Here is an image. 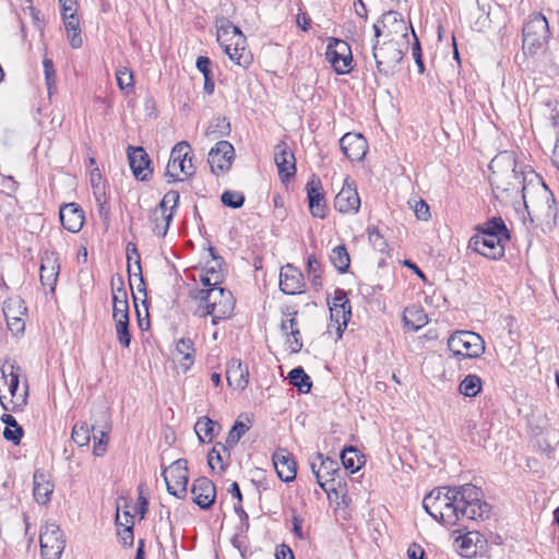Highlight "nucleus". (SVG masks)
I'll list each match as a JSON object with an SVG mask.
<instances>
[{
	"mask_svg": "<svg viewBox=\"0 0 559 559\" xmlns=\"http://www.w3.org/2000/svg\"><path fill=\"white\" fill-rule=\"evenodd\" d=\"M489 181L497 199L510 198L521 193L524 206L531 216L542 214L555 218L557 209L555 198L545 183H525L524 173L516 170L513 153L504 151L496 155L489 164Z\"/></svg>",
	"mask_w": 559,
	"mask_h": 559,
	"instance_id": "1",
	"label": "nucleus"
},
{
	"mask_svg": "<svg viewBox=\"0 0 559 559\" xmlns=\"http://www.w3.org/2000/svg\"><path fill=\"white\" fill-rule=\"evenodd\" d=\"M483 498L480 488L473 484H464L461 486H443L431 490L425 496L423 507L426 512L432 516L435 512H439L442 506L449 503H467L476 506L479 499Z\"/></svg>",
	"mask_w": 559,
	"mask_h": 559,
	"instance_id": "2",
	"label": "nucleus"
},
{
	"mask_svg": "<svg viewBox=\"0 0 559 559\" xmlns=\"http://www.w3.org/2000/svg\"><path fill=\"white\" fill-rule=\"evenodd\" d=\"M217 41L231 61L240 67L251 63V53L247 50V39L240 28L230 21H225L217 28Z\"/></svg>",
	"mask_w": 559,
	"mask_h": 559,
	"instance_id": "3",
	"label": "nucleus"
},
{
	"mask_svg": "<svg viewBox=\"0 0 559 559\" xmlns=\"http://www.w3.org/2000/svg\"><path fill=\"white\" fill-rule=\"evenodd\" d=\"M407 48L408 39H385L382 43L377 40L372 46V56L378 72L384 76L393 75Z\"/></svg>",
	"mask_w": 559,
	"mask_h": 559,
	"instance_id": "4",
	"label": "nucleus"
},
{
	"mask_svg": "<svg viewBox=\"0 0 559 559\" xmlns=\"http://www.w3.org/2000/svg\"><path fill=\"white\" fill-rule=\"evenodd\" d=\"M218 275L215 277L214 286L211 287L209 304L198 306L197 314L201 318L211 316L213 325L229 318L235 308V299L230 290L216 286Z\"/></svg>",
	"mask_w": 559,
	"mask_h": 559,
	"instance_id": "5",
	"label": "nucleus"
},
{
	"mask_svg": "<svg viewBox=\"0 0 559 559\" xmlns=\"http://www.w3.org/2000/svg\"><path fill=\"white\" fill-rule=\"evenodd\" d=\"M489 514L490 506L480 498L478 503L473 507L464 502L442 506V509L435 512L432 518L440 523L454 526L461 519L485 520L489 518Z\"/></svg>",
	"mask_w": 559,
	"mask_h": 559,
	"instance_id": "6",
	"label": "nucleus"
},
{
	"mask_svg": "<svg viewBox=\"0 0 559 559\" xmlns=\"http://www.w3.org/2000/svg\"><path fill=\"white\" fill-rule=\"evenodd\" d=\"M548 39L549 25L547 19L539 12L530 14L522 28L523 49L530 55H535Z\"/></svg>",
	"mask_w": 559,
	"mask_h": 559,
	"instance_id": "7",
	"label": "nucleus"
},
{
	"mask_svg": "<svg viewBox=\"0 0 559 559\" xmlns=\"http://www.w3.org/2000/svg\"><path fill=\"white\" fill-rule=\"evenodd\" d=\"M193 155L191 146L188 142L181 141L177 143L169 156V160L165 170V178L168 183L181 181L178 177V173H183L186 176H192L194 174V166L192 164Z\"/></svg>",
	"mask_w": 559,
	"mask_h": 559,
	"instance_id": "8",
	"label": "nucleus"
},
{
	"mask_svg": "<svg viewBox=\"0 0 559 559\" xmlns=\"http://www.w3.org/2000/svg\"><path fill=\"white\" fill-rule=\"evenodd\" d=\"M448 348L456 357L477 358L485 352V342L475 332L456 331L449 337Z\"/></svg>",
	"mask_w": 559,
	"mask_h": 559,
	"instance_id": "9",
	"label": "nucleus"
},
{
	"mask_svg": "<svg viewBox=\"0 0 559 559\" xmlns=\"http://www.w3.org/2000/svg\"><path fill=\"white\" fill-rule=\"evenodd\" d=\"M179 199V192L170 190L163 197L158 206L154 210L152 222L154 224L153 231L156 236L162 238L166 236L178 207Z\"/></svg>",
	"mask_w": 559,
	"mask_h": 559,
	"instance_id": "10",
	"label": "nucleus"
},
{
	"mask_svg": "<svg viewBox=\"0 0 559 559\" xmlns=\"http://www.w3.org/2000/svg\"><path fill=\"white\" fill-rule=\"evenodd\" d=\"M15 369L19 370L20 368L14 364L10 365L9 372L5 368L0 369L1 379L3 380L4 384L8 385L9 392L11 394V400L9 403H2V408L13 413L23 411L27 404L28 395L27 384H25V388L20 392V378L19 373L14 371Z\"/></svg>",
	"mask_w": 559,
	"mask_h": 559,
	"instance_id": "11",
	"label": "nucleus"
},
{
	"mask_svg": "<svg viewBox=\"0 0 559 559\" xmlns=\"http://www.w3.org/2000/svg\"><path fill=\"white\" fill-rule=\"evenodd\" d=\"M168 493L182 499L187 495L188 462L186 459H178L163 472Z\"/></svg>",
	"mask_w": 559,
	"mask_h": 559,
	"instance_id": "12",
	"label": "nucleus"
},
{
	"mask_svg": "<svg viewBox=\"0 0 559 559\" xmlns=\"http://www.w3.org/2000/svg\"><path fill=\"white\" fill-rule=\"evenodd\" d=\"M325 56L337 74H347L352 71L353 55L350 46L345 40L330 38Z\"/></svg>",
	"mask_w": 559,
	"mask_h": 559,
	"instance_id": "13",
	"label": "nucleus"
},
{
	"mask_svg": "<svg viewBox=\"0 0 559 559\" xmlns=\"http://www.w3.org/2000/svg\"><path fill=\"white\" fill-rule=\"evenodd\" d=\"M39 542L44 559H60L66 547V540L58 525L55 523L46 524L40 532Z\"/></svg>",
	"mask_w": 559,
	"mask_h": 559,
	"instance_id": "14",
	"label": "nucleus"
},
{
	"mask_svg": "<svg viewBox=\"0 0 559 559\" xmlns=\"http://www.w3.org/2000/svg\"><path fill=\"white\" fill-rule=\"evenodd\" d=\"M92 430L94 439L93 453L103 456L107 450L108 435L111 430L110 417L106 409H98L92 414Z\"/></svg>",
	"mask_w": 559,
	"mask_h": 559,
	"instance_id": "15",
	"label": "nucleus"
},
{
	"mask_svg": "<svg viewBox=\"0 0 559 559\" xmlns=\"http://www.w3.org/2000/svg\"><path fill=\"white\" fill-rule=\"evenodd\" d=\"M234 158V146L228 141L221 140L209 152L207 163L211 171L217 176L230 169Z\"/></svg>",
	"mask_w": 559,
	"mask_h": 559,
	"instance_id": "16",
	"label": "nucleus"
},
{
	"mask_svg": "<svg viewBox=\"0 0 559 559\" xmlns=\"http://www.w3.org/2000/svg\"><path fill=\"white\" fill-rule=\"evenodd\" d=\"M329 308L331 321L337 324L338 336H342L352 317V307L347 293L342 288H336L333 301L329 302Z\"/></svg>",
	"mask_w": 559,
	"mask_h": 559,
	"instance_id": "17",
	"label": "nucleus"
},
{
	"mask_svg": "<svg viewBox=\"0 0 559 559\" xmlns=\"http://www.w3.org/2000/svg\"><path fill=\"white\" fill-rule=\"evenodd\" d=\"M509 240L510 239L473 236L469 239L468 248L488 259L498 260L504 255V247Z\"/></svg>",
	"mask_w": 559,
	"mask_h": 559,
	"instance_id": "18",
	"label": "nucleus"
},
{
	"mask_svg": "<svg viewBox=\"0 0 559 559\" xmlns=\"http://www.w3.org/2000/svg\"><path fill=\"white\" fill-rule=\"evenodd\" d=\"M127 155L130 168L138 180L147 181L151 179L153 168L151 158L142 146L129 145Z\"/></svg>",
	"mask_w": 559,
	"mask_h": 559,
	"instance_id": "19",
	"label": "nucleus"
},
{
	"mask_svg": "<svg viewBox=\"0 0 559 559\" xmlns=\"http://www.w3.org/2000/svg\"><path fill=\"white\" fill-rule=\"evenodd\" d=\"M310 213L318 218L326 216V204L321 180L318 176L312 175L306 185Z\"/></svg>",
	"mask_w": 559,
	"mask_h": 559,
	"instance_id": "20",
	"label": "nucleus"
},
{
	"mask_svg": "<svg viewBox=\"0 0 559 559\" xmlns=\"http://www.w3.org/2000/svg\"><path fill=\"white\" fill-rule=\"evenodd\" d=\"M340 146L344 155L353 162L362 160L368 152L367 140L355 132L344 134L340 140Z\"/></svg>",
	"mask_w": 559,
	"mask_h": 559,
	"instance_id": "21",
	"label": "nucleus"
},
{
	"mask_svg": "<svg viewBox=\"0 0 559 559\" xmlns=\"http://www.w3.org/2000/svg\"><path fill=\"white\" fill-rule=\"evenodd\" d=\"M360 206V198L353 183L345 179L341 191L334 198V209L343 214L357 213Z\"/></svg>",
	"mask_w": 559,
	"mask_h": 559,
	"instance_id": "22",
	"label": "nucleus"
},
{
	"mask_svg": "<svg viewBox=\"0 0 559 559\" xmlns=\"http://www.w3.org/2000/svg\"><path fill=\"white\" fill-rule=\"evenodd\" d=\"M272 461L281 480L290 483L296 478L297 463L294 455L286 449H277L272 455Z\"/></svg>",
	"mask_w": 559,
	"mask_h": 559,
	"instance_id": "23",
	"label": "nucleus"
},
{
	"mask_svg": "<svg viewBox=\"0 0 559 559\" xmlns=\"http://www.w3.org/2000/svg\"><path fill=\"white\" fill-rule=\"evenodd\" d=\"M274 162L278 176L283 182L289 180L296 174V160L286 143L282 142L274 147Z\"/></svg>",
	"mask_w": 559,
	"mask_h": 559,
	"instance_id": "24",
	"label": "nucleus"
},
{
	"mask_svg": "<svg viewBox=\"0 0 559 559\" xmlns=\"http://www.w3.org/2000/svg\"><path fill=\"white\" fill-rule=\"evenodd\" d=\"M382 27L386 29L385 38L393 40L408 39V26L402 14L396 11H389L381 15Z\"/></svg>",
	"mask_w": 559,
	"mask_h": 559,
	"instance_id": "25",
	"label": "nucleus"
},
{
	"mask_svg": "<svg viewBox=\"0 0 559 559\" xmlns=\"http://www.w3.org/2000/svg\"><path fill=\"white\" fill-rule=\"evenodd\" d=\"M191 492L193 501L203 510L210 509L216 498L215 485L207 477H199L193 481Z\"/></svg>",
	"mask_w": 559,
	"mask_h": 559,
	"instance_id": "26",
	"label": "nucleus"
},
{
	"mask_svg": "<svg viewBox=\"0 0 559 559\" xmlns=\"http://www.w3.org/2000/svg\"><path fill=\"white\" fill-rule=\"evenodd\" d=\"M304 287L302 273L292 264H286L280 272V289L286 295L300 294Z\"/></svg>",
	"mask_w": 559,
	"mask_h": 559,
	"instance_id": "27",
	"label": "nucleus"
},
{
	"mask_svg": "<svg viewBox=\"0 0 559 559\" xmlns=\"http://www.w3.org/2000/svg\"><path fill=\"white\" fill-rule=\"evenodd\" d=\"M26 308L23 307V301L20 299L4 302L3 313L7 320L8 329L12 332V334L19 335L20 333L24 332L25 322L21 317H19V314H24Z\"/></svg>",
	"mask_w": 559,
	"mask_h": 559,
	"instance_id": "28",
	"label": "nucleus"
},
{
	"mask_svg": "<svg viewBox=\"0 0 559 559\" xmlns=\"http://www.w3.org/2000/svg\"><path fill=\"white\" fill-rule=\"evenodd\" d=\"M59 217L62 226L71 233H78L83 227L84 212L76 203H69L61 206Z\"/></svg>",
	"mask_w": 559,
	"mask_h": 559,
	"instance_id": "29",
	"label": "nucleus"
},
{
	"mask_svg": "<svg viewBox=\"0 0 559 559\" xmlns=\"http://www.w3.org/2000/svg\"><path fill=\"white\" fill-rule=\"evenodd\" d=\"M249 371L240 359H231L227 366L226 379L228 385L235 390L243 391L248 385Z\"/></svg>",
	"mask_w": 559,
	"mask_h": 559,
	"instance_id": "30",
	"label": "nucleus"
},
{
	"mask_svg": "<svg viewBox=\"0 0 559 559\" xmlns=\"http://www.w3.org/2000/svg\"><path fill=\"white\" fill-rule=\"evenodd\" d=\"M317 460L319 462L318 485L325 492H329L331 488L328 487V484L334 481V475L340 471L338 464L336 461L324 456L322 453H317Z\"/></svg>",
	"mask_w": 559,
	"mask_h": 559,
	"instance_id": "31",
	"label": "nucleus"
},
{
	"mask_svg": "<svg viewBox=\"0 0 559 559\" xmlns=\"http://www.w3.org/2000/svg\"><path fill=\"white\" fill-rule=\"evenodd\" d=\"M477 231L475 236L510 239V233L500 216H493L483 224L475 227Z\"/></svg>",
	"mask_w": 559,
	"mask_h": 559,
	"instance_id": "32",
	"label": "nucleus"
},
{
	"mask_svg": "<svg viewBox=\"0 0 559 559\" xmlns=\"http://www.w3.org/2000/svg\"><path fill=\"white\" fill-rule=\"evenodd\" d=\"M297 311L293 312V316H296ZM292 316V313H288ZM281 331L287 336V344L292 353H299L302 348V341L300 335V330L298 328V322L295 317L286 318L282 320Z\"/></svg>",
	"mask_w": 559,
	"mask_h": 559,
	"instance_id": "33",
	"label": "nucleus"
},
{
	"mask_svg": "<svg viewBox=\"0 0 559 559\" xmlns=\"http://www.w3.org/2000/svg\"><path fill=\"white\" fill-rule=\"evenodd\" d=\"M33 484V495L36 502L39 504H47L53 492V484L48 479L47 475L39 469H36L34 473Z\"/></svg>",
	"mask_w": 559,
	"mask_h": 559,
	"instance_id": "34",
	"label": "nucleus"
},
{
	"mask_svg": "<svg viewBox=\"0 0 559 559\" xmlns=\"http://www.w3.org/2000/svg\"><path fill=\"white\" fill-rule=\"evenodd\" d=\"M230 447L226 443L216 442L207 454V464L212 471L218 465L219 471L224 472L228 466L230 459Z\"/></svg>",
	"mask_w": 559,
	"mask_h": 559,
	"instance_id": "35",
	"label": "nucleus"
},
{
	"mask_svg": "<svg viewBox=\"0 0 559 559\" xmlns=\"http://www.w3.org/2000/svg\"><path fill=\"white\" fill-rule=\"evenodd\" d=\"M59 264L57 259L53 257H46L40 263V282L43 286L50 288V292H55V286L58 280Z\"/></svg>",
	"mask_w": 559,
	"mask_h": 559,
	"instance_id": "36",
	"label": "nucleus"
},
{
	"mask_svg": "<svg viewBox=\"0 0 559 559\" xmlns=\"http://www.w3.org/2000/svg\"><path fill=\"white\" fill-rule=\"evenodd\" d=\"M219 430L221 425L207 416L200 417L194 425V431L200 442L203 443L205 442L204 437H207V442H211L213 437L216 436Z\"/></svg>",
	"mask_w": 559,
	"mask_h": 559,
	"instance_id": "37",
	"label": "nucleus"
},
{
	"mask_svg": "<svg viewBox=\"0 0 559 559\" xmlns=\"http://www.w3.org/2000/svg\"><path fill=\"white\" fill-rule=\"evenodd\" d=\"M403 322L412 331H418L428 323V317L423 308L412 306L405 309Z\"/></svg>",
	"mask_w": 559,
	"mask_h": 559,
	"instance_id": "38",
	"label": "nucleus"
},
{
	"mask_svg": "<svg viewBox=\"0 0 559 559\" xmlns=\"http://www.w3.org/2000/svg\"><path fill=\"white\" fill-rule=\"evenodd\" d=\"M64 28L68 34V38L70 41V46L74 49H78L82 46L83 40L81 37V28L79 23V17L76 14H67L63 15Z\"/></svg>",
	"mask_w": 559,
	"mask_h": 559,
	"instance_id": "39",
	"label": "nucleus"
},
{
	"mask_svg": "<svg viewBox=\"0 0 559 559\" xmlns=\"http://www.w3.org/2000/svg\"><path fill=\"white\" fill-rule=\"evenodd\" d=\"M0 420L5 425L3 430V438L11 441L13 444H19L24 435L22 426L19 425L16 419L11 414H3Z\"/></svg>",
	"mask_w": 559,
	"mask_h": 559,
	"instance_id": "40",
	"label": "nucleus"
},
{
	"mask_svg": "<svg viewBox=\"0 0 559 559\" xmlns=\"http://www.w3.org/2000/svg\"><path fill=\"white\" fill-rule=\"evenodd\" d=\"M176 352L182 355L179 360V366L183 372H187L194 361V347L193 342L190 338H180L176 345Z\"/></svg>",
	"mask_w": 559,
	"mask_h": 559,
	"instance_id": "41",
	"label": "nucleus"
},
{
	"mask_svg": "<svg viewBox=\"0 0 559 559\" xmlns=\"http://www.w3.org/2000/svg\"><path fill=\"white\" fill-rule=\"evenodd\" d=\"M127 251V260H128V274L129 277L132 275L140 277V286L144 285V280L142 275L141 269V258L136 245L133 242H129L126 248Z\"/></svg>",
	"mask_w": 559,
	"mask_h": 559,
	"instance_id": "42",
	"label": "nucleus"
},
{
	"mask_svg": "<svg viewBox=\"0 0 559 559\" xmlns=\"http://www.w3.org/2000/svg\"><path fill=\"white\" fill-rule=\"evenodd\" d=\"M287 379L300 393H309L312 388V381L301 366L292 369L288 372Z\"/></svg>",
	"mask_w": 559,
	"mask_h": 559,
	"instance_id": "43",
	"label": "nucleus"
},
{
	"mask_svg": "<svg viewBox=\"0 0 559 559\" xmlns=\"http://www.w3.org/2000/svg\"><path fill=\"white\" fill-rule=\"evenodd\" d=\"M230 133V123L226 117H215L205 130V136L211 140H217Z\"/></svg>",
	"mask_w": 559,
	"mask_h": 559,
	"instance_id": "44",
	"label": "nucleus"
},
{
	"mask_svg": "<svg viewBox=\"0 0 559 559\" xmlns=\"http://www.w3.org/2000/svg\"><path fill=\"white\" fill-rule=\"evenodd\" d=\"M341 461L345 469L350 473L357 472L365 461H362V456L358 454V450L354 447H347L341 452Z\"/></svg>",
	"mask_w": 559,
	"mask_h": 559,
	"instance_id": "45",
	"label": "nucleus"
},
{
	"mask_svg": "<svg viewBox=\"0 0 559 559\" xmlns=\"http://www.w3.org/2000/svg\"><path fill=\"white\" fill-rule=\"evenodd\" d=\"M330 261L340 273H346L349 269L350 258L345 245L332 249Z\"/></svg>",
	"mask_w": 559,
	"mask_h": 559,
	"instance_id": "46",
	"label": "nucleus"
},
{
	"mask_svg": "<svg viewBox=\"0 0 559 559\" xmlns=\"http://www.w3.org/2000/svg\"><path fill=\"white\" fill-rule=\"evenodd\" d=\"M481 379L476 374H467L459 385L461 394L467 397H475L481 391Z\"/></svg>",
	"mask_w": 559,
	"mask_h": 559,
	"instance_id": "47",
	"label": "nucleus"
},
{
	"mask_svg": "<svg viewBox=\"0 0 559 559\" xmlns=\"http://www.w3.org/2000/svg\"><path fill=\"white\" fill-rule=\"evenodd\" d=\"M116 81L118 87L129 95L134 90L133 72L127 67H119L116 71Z\"/></svg>",
	"mask_w": 559,
	"mask_h": 559,
	"instance_id": "48",
	"label": "nucleus"
},
{
	"mask_svg": "<svg viewBox=\"0 0 559 559\" xmlns=\"http://www.w3.org/2000/svg\"><path fill=\"white\" fill-rule=\"evenodd\" d=\"M91 432H93L92 424L78 423L72 428L71 438L79 447H84L91 440Z\"/></svg>",
	"mask_w": 559,
	"mask_h": 559,
	"instance_id": "49",
	"label": "nucleus"
},
{
	"mask_svg": "<svg viewBox=\"0 0 559 559\" xmlns=\"http://www.w3.org/2000/svg\"><path fill=\"white\" fill-rule=\"evenodd\" d=\"M249 429H250V427L247 424H245L240 420H236L227 435L225 443L233 449L235 445H237V443L239 442L241 437Z\"/></svg>",
	"mask_w": 559,
	"mask_h": 559,
	"instance_id": "50",
	"label": "nucleus"
},
{
	"mask_svg": "<svg viewBox=\"0 0 559 559\" xmlns=\"http://www.w3.org/2000/svg\"><path fill=\"white\" fill-rule=\"evenodd\" d=\"M115 321V330L117 333V338L119 344L128 348L131 344V334L129 331V319L123 320H114Z\"/></svg>",
	"mask_w": 559,
	"mask_h": 559,
	"instance_id": "51",
	"label": "nucleus"
},
{
	"mask_svg": "<svg viewBox=\"0 0 559 559\" xmlns=\"http://www.w3.org/2000/svg\"><path fill=\"white\" fill-rule=\"evenodd\" d=\"M45 83L47 86L49 97L56 91V71L51 59L45 58L43 60Z\"/></svg>",
	"mask_w": 559,
	"mask_h": 559,
	"instance_id": "52",
	"label": "nucleus"
},
{
	"mask_svg": "<svg viewBox=\"0 0 559 559\" xmlns=\"http://www.w3.org/2000/svg\"><path fill=\"white\" fill-rule=\"evenodd\" d=\"M221 201L225 206L240 209L245 203V195L236 191L227 190L222 193Z\"/></svg>",
	"mask_w": 559,
	"mask_h": 559,
	"instance_id": "53",
	"label": "nucleus"
},
{
	"mask_svg": "<svg viewBox=\"0 0 559 559\" xmlns=\"http://www.w3.org/2000/svg\"><path fill=\"white\" fill-rule=\"evenodd\" d=\"M367 233L368 239L372 247L379 252H384L388 248V243L383 236L380 234L379 229L374 226L368 227Z\"/></svg>",
	"mask_w": 559,
	"mask_h": 559,
	"instance_id": "54",
	"label": "nucleus"
},
{
	"mask_svg": "<svg viewBox=\"0 0 559 559\" xmlns=\"http://www.w3.org/2000/svg\"><path fill=\"white\" fill-rule=\"evenodd\" d=\"M474 533H468L467 535L463 536L460 540V549L463 554V556L465 557H473L476 555L477 552V549H476V545L473 546L474 544ZM476 536V542H479V536L478 534H475Z\"/></svg>",
	"mask_w": 559,
	"mask_h": 559,
	"instance_id": "55",
	"label": "nucleus"
},
{
	"mask_svg": "<svg viewBox=\"0 0 559 559\" xmlns=\"http://www.w3.org/2000/svg\"><path fill=\"white\" fill-rule=\"evenodd\" d=\"M118 282L119 286L116 287L115 278L111 280L112 304H128V294L121 276H118Z\"/></svg>",
	"mask_w": 559,
	"mask_h": 559,
	"instance_id": "56",
	"label": "nucleus"
},
{
	"mask_svg": "<svg viewBox=\"0 0 559 559\" xmlns=\"http://www.w3.org/2000/svg\"><path fill=\"white\" fill-rule=\"evenodd\" d=\"M413 33V36H414V44H413V47H412V53H413V58L415 60V63L418 68V72L420 74H423L425 72V64H424V60H423V53H421V47H420V43L415 34L414 31H412Z\"/></svg>",
	"mask_w": 559,
	"mask_h": 559,
	"instance_id": "57",
	"label": "nucleus"
},
{
	"mask_svg": "<svg viewBox=\"0 0 559 559\" xmlns=\"http://www.w3.org/2000/svg\"><path fill=\"white\" fill-rule=\"evenodd\" d=\"M117 535L123 547H131L134 542L133 526L126 524L121 530H118Z\"/></svg>",
	"mask_w": 559,
	"mask_h": 559,
	"instance_id": "58",
	"label": "nucleus"
},
{
	"mask_svg": "<svg viewBox=\"0 0 559 559\" xmlns=\"http://www.w3.org/2000/svg\"><path fill=\"white\" fill-rule=\"evenodd\" d=\"M414 212L420 221H428L431 216L429 205L423 199L415 201Z\"/></svg>",
	"mask_w": 559,
	"mask_h": 559,
	"instance_id": "59",
	"label": "nucleus"
},
{
	"mask_svg": "<svg viewBox=\"0 0 559 559\" xmlns=\"http://www.w3.org/2000/svg\"><path fill=\"white\" fill-rule=\"evenodd\" d=\"M234 511L235 513L239 516L240 519V526H239V531L242 533V532H247L249 530V515L248 513L243 510L242 508V503H236L234 506Z\"/></svg>",
	"mask_w": 559,
	"mask_h": 559,
	"instance_id": "60",
	"label": "nucleus"
},
{
	"mask_svg": "<svg viewBox=\"0 0 559 559\" xmlns=\"http://www.w3.org/2000/svg\"><path fill=\"white\" fill-rule=\"evenodd\" d=\"M211 66L212 61L209 57L200 56L197 58L195 67L203 74V76L213 74Z\"/></svg>",
	"mask_w": 559,
	"mask_h": 559,
	"instance_id": "61",
	"label": "nucleus"
},
{
	"mask_svg": "<svg viewBox=\"0 0 559 559\" xmlns=\"http://www.w3.org/2000/svg\"><path fill=\"white\" fill-rule=\"evenodd\" d=\"M112 319L114 320L129 319V305L128 304H112Z\"/></svg>",
	"mask_w": 559,
	"mask_h": 559,
	"instance_id": "62",
	"label": "nucleus"
},
{
	"mask_svg": "<svg viewBox=\"0 0 559 559\" xmlns=\"http://www.w3.org/2000/svg\"><path fill=\"white\" fill-rule=\"evenodd\" d=\"M307 273L308 276L321 275L322 273L321 264L313 254H310L307 258Z\"/></svg>",
	"mask_w": 559,
	"mask_h": 559,
	"instance_id": "63",
	"label": "nucleus"
},
{
	"mask_svg": "<svg viewBox=\"0 0 559 559\" xmlns=\"http://www.w3.org/2000/svg\"><path fill=\"white\" fill-rule=\"evenodd\" d=\"M276 559H294V552L289 546L282 544L276 548L275 551Z\"/></svg>",
	"mask_w": 559,
	"mask_h": 559,
	"instance_id": "64",
	"label": "nucleus"
}]
</instances>
